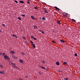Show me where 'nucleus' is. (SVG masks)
Instances as JSON below:
<instances>
[{"label": "nucleus", "mask_w": 80, "mask_h": 80, "mask_svg": "<svg viewBox=\"0 0 80 80\" xmlns=\"http://www.w3.org/2000/svg\"><path fill=\"white\" fill-rule=\"evenodd\" d=\"M12 36H13L14 37H16V38H17V36L15 35H12Z\"/></svg>", "instance_id": "aec40b11"}, {"label": "nucleus", "mask_w": 80, "mask_h": 80, "mask_svg": "<svg viewBox=\"0 0 80 80\" xmlns=\"http://www.w3.org/2000/svg\"><path fill=\"white\" fill-rule=\"evenodd\" d=\"M0 73H2V74H3V73H4V72L3 71H0Z\"/></svg>", "instance_id": "9b49d317"}, {"label": "nucleus", "mask_w": 80, "mask_h": 80, "mask_svg": "<svg viewBox=\"0 0 80 80\" xmlns=\"http://www.w3.org/2000/svg\"><path fill=\"white\" fill-rule=\"evenodd\" d=\"M13 68H18V67L16 66H13Z\"/></svg>", "instance_id": "f8f14e48"}, {"label": "nucleus", "mask_w": 80, "mask_h": 80, "mask_svg": "<svg viewBox=\"0 0 80 80\" xmlns=\"http://www.w3.org/2000/svg\"><path fill=\"white\" fill-rule=\"evenodd\" d=\"M0 55H3V53L2 52H0Z\"/></svg>", "instance_id": "393cba45"}, {"label": "nucleus", "mask_w": 80, "mask_h": 80, "mask_svg": "<svg viewBox=\"0 0 80 80\" xmlns=\"http://www.w3.org/2000/svg\"><path fill=\"white\" fill-rule=\"evenodd\" d=\"M20 80H22V79L20 78Z\"/></svg>", "instance_id": "c03bdc74"}, {"label": "nucleus", "mask_w": 80, "mask_h": 80, "mask_svg": "<svg viewBox=\"0 0 80 80\" xmlns=\"http://www.w3.org/2000/svg\"><path fill=\"white\" fill-rule=\"evenodd\" d=\"M12 65H15V63H12Z\"/></svg>", "instance_id": "bb28decb"}, {"label": "nucleus", "mask_w": 80, "mask_h": 80, "mask_svg": "<svg viewBox=\"0 0 80 80\" xmlns=\"http://www.w3.org/2000/svg\"><path fill=\"white\" fill-rule=\"evenodd\" d=\"M15 2H16V3H18V2L17 1H15Z\"/></svg>", "instance_id": "473e14b6"}, {"label": "nucleus", "mask_w": 80, "mask_h": 80, "mask_svg": "<svg viewBox=\"0 0 80 80\" xmlns=\"http://www.w3.org/2000/svg\"><path fill=\"white\" fill-rule=\"evenodd\" d=\"M74 55H75V57H77V53H75V54H74Z\"/></svg>", "instance_id": "4be33fe9"}, {"label": "nucleus", "mask_w": 80, "mask_h": 80, "mask_svg": "<svg viewBox=\"0 0 80 80\" xmlns=\"http://www.w3.org/2000/svg\"><path fill=\"white\" fill-rule=\"evenodd\" d=\"M72 21H73V22H75V20H74L73 19H72Z\"/></svg>", "instance_id": "b1692460"}, {"label": "nucleus", "mask_w": 80, "mask_h": 80, "mask_svg": "<svg viewBox=\"0 0 80 80\" xmlns=\"http://www.w3.org/2000/svg\"><path fill=\"white\" fill-rule=\"evenodd\" d=\"M60 41L62 43H63L64 42H65V41H64L63 40H61Z\"/></svg>", "instance_id": "9d476101"}, {"label": "nucleus", "mask_w": 80, "mask_h": 80, "mask_svg": "<svg viewBox=\"0 0 80 80\" xmlns=\"http://www.w3.org/2000/svg\"><path fill=\"white\" fill-rule=\"evenodd\" d=\"M9 52L10 53H11V54H12H12H14V53H15V52L13 51H9Z\"/></svg>", "instance_id": "f03ea898"}, {"label": "nucleus", "mask_w": 80, "mask_h": 80, "mask_svg": "<svg viewBox=\"0 0 80 80\" xmlns=\"http://www.w3.org/2000/svg\"><path fill=\"white\" fill-rule=\"evenodd\" d=\"M19 61L21 63H23V61L22 59H19Z\"/></svg>", "instance_id": "7ed1b4c3"}, {"label": "nucleus", "mask_w": 80, "mask_h": 80, "mask_svg": "<svg viewBox=\"0 0 80 80\" xmlns=\"http://www.w3.org/2000/svg\"><path fill=\"white\" fill-rule=\"evenodd\" d=\"M0 67L2 68V67H3V66L2 65H0Z\"/></svg>", "instance_id": "c85d7f7f"}, {"label": "nucleus", "mask_w": 80, "mask_h": 80, "mask_svg": "<svg viewBox=\"0 0 80 80\" xmlns=\"http://www.w3.org/2000/svg\"><path fill=\"white\" fill-rule=\"evenodd\" d=\"M30 42H31V43L32 45V44H33V42H32V41H30Z\"/></svg>", "instance_id": "a211bd4d"}, {"label": "nucleus", "mask_w": 80, "mask_h": 80, "mask_svg": "<svg viewBox=\"0 0 80 80\" xmlns=\"http://www.w3.org/2000/svg\"><path fill=\"white\" fill-rule=\"evenodd\" d=\"M3 55L4 56L5 55V53H3Z\"/></svg>", "instance_id": "f704fd0d"}, {"label": "nucleus", "mask_w": 80, "mask_h": 80, "mask_svg": "<svg viewBox=\"0 0 80 80\" xmlns=\"http://www.w3.org/2000/svg\"><path fill=\"white\" fill-rule=\"evenodd\" d=\"M44 12H45V13H48V11H47V10H45L44 11Z\"/></svg>", "instance_id": "ddd939ff"}, {"label": "nucleus", "mask_w": 80, "mask_h": 80, "mask_svg": "<svg viewBox=\"0 0 80 80\" xmlns=\"http://www.w3.org/2000/svg\"><path fill=\"white\" fill-rule=\"evenodd\" d=\"M23 39H24V40L26 38L25 37H23Z\"/></svg>", "instance_id": "cd10ccee"}, {"label": "nucleus", "mask_w": 80, "mask_h": 80, "mask_svg": "<svg viewBox=\"0 0 80 80\" xmlns=\"http://www.w3.org/2000/svg\"><path fill=\"white\" fill-rule=\"evenodd\" d=\"M3 26L4 27H5V24H2Z\"/></svg>", "instance_id": "72a5a7b5"}, {"label": "nucleus", "mask_w": 80, "mask_h": 80, "mask_svg": "<svg viewBox=\"0 0 80 80\" xmlns=\"http://www.w3.org/2000/svg\"><path fill=\"white\" fill-rule=\"evenodd\" d=\"M66 80H68V78H66Z\"/></svg>", "instance_id": "4c0bfd02"}, {"label": "nucleus", "mask_w": 80, "mask_h": 80, "mask_svg": "<svg viewBox=\"0 0 80 80\" xmlns=\"http://www.w3.org/2000/svg\"><path fill=\"white\" fill-rule=\"evenodd\" d=\"M41 68H43V69H45V68L43 67H41Z\"/></svg>", "instance_id": "412c9836"}, {"label": "nucleus", "mask_w": 80, "mask_h": 80, "mask_svg": "<svg viewBox=\"0 0 80 80\" xmlns=\"http://www.w3.org/2000/svg\"><path fill=\"white\" fill-rule=\"evenodd\" d=\"M21 16H22V17H25V15H24L21 14Z\"/></svg>", "instance_id": "5701e85b"}, {"label": "nucleus", "mask_w": 80, "mask_h": 80, "mask_svg": "<svg viewBox=\"0 0 80 80\" xmlns=\"http://www.w3.org/2000/svg\"><path fill=\"white\" fill-rule=\"evenodd\" d=\"M12 57H13L14 58H15V57H13V56H12Z\"/></svg>", "instance_id": "37998d69"}, {"label": "nucleus", "mask_w": 80, "mask_h": 80, "mask_svg": "<svg viewBox=\"0 0 80 80\" xmlns=\"http://www.w3.org/2000/svg\"><path fill=\"white\" fill-rule=\"evenodd\" d=\"M19 2L20 3H24V2H23V1H19Z\"/></svg>", "instance_id": "1a4fd4ad"}, {"label": "nucleus", "mask_w": 80, "mask_h": 80, "mask_svg": "<svg viewBox=\"0 0 80 80\" xmlns=\"http://www.w3.org/2000/svg\"><path fill=\"white\" fill-rule=\"evenodd\" d=\"M57 23H58V24H60V23H62V22L60 21H57Z\"/></svg>", "instance_id": "20e7f679"}, {"label": "nucleus", "mask_w": 80, "mask_h": 80, "mask_svg": "<svg viewBox=\"0 0 80 80\" xmlns=\"http://www.w3.org/2000/svg\"><path fill=\"white\" fill-rule=\"evenodd\" d=\"M65 15H68V14L67 13H65Z\"/></svg>", "instance_id": "58836bf2"}, {"label": "nucleus", "mask_w": 80, "mask_h": 80, "mask_svg": "<svg viewBox=\"0 0 80 80\" xmlns=\"http://www.w3.org/2000/svg\"><path fill=\"white\" fill-rule=\"evenodd\" d=\"M32 45L33 48H35V44H32Z\"/></svg>", "instance_id": "423d86ee"}, {"label": "nucleus", "mask_w": 80, "mask_h": 80, "mask_svg": "<svg viewBox=\"0 0 80 80\" xmlns=\"http://www.w3.org/2000/svg\"><path fill=\"white\" fill-rule=\"evenodd\" d=\"M29 0H28V2H27L28 3V4H30V2H29Z\"/></svg>", "instance_id": "2eb2a0df"}, {"label": "nucleus", "mask_w": 80, "mask_h": 80, "mask_svg": "<svg viewBox=\"0 0 80 80\" xmlns=\"http://www.w3.org/2000/svg\"><path fill=\"white\" fill-rule=\"evenodd\" d=\"M23 55H25V54H22Z\"/></svg>", "instance_id": "79ce46f5"}, {"label": "nucleus", "mask_w": 80, "mask_h": 80, "mask_svg": "<svg viewBox=\"0 0 80 80\" xmlns=\"http://www.w3.org/2000/svg\"><path fill=\"white\" fill-rule=\"evenodd\" d=\"M42 63H45V61H43L42 62Z\"/></svg>", "instance_id": "a878e982"}, {"label": "nucleus", "mask_w": 80, "mask_h": 80, "mask_svg": "<svg viewBox=\"0 0 80 80\" xmlns=\"http://www.w3.org/2000/svg\"><path fill=\"white\" fill-rule=\"evenodd\" d=\"M42 33H45V32H44L43 31H42Z\"/></svg>", "instance_id": "7c9ffc66"}, {"label": "nucleus", "mask_w": 80, "mask_h": 80, "mask_svg": "<svg viewBox=\"0 0 80 80\" xmlns=\"http://www.w3.org/2000/svg\"><path fill=\"white\" fill-rule=\"evenodd\" d=\"M4 58H5V59H7V60H10V58L8 57L7 55L4 56Z\"/></svg>", "instance_id": "f257e3e1"}, {"label": "nucleus", "mask_w": 80, "mask_h": 80, "mask_svg": "<svg viewBox=\"0 0 80 80\" xmlns=\"http://www.w3.org/2000/svg\"><path fill=\"white\" fill-rule=\"evenodd\" d=\"M31 18H32V19H33L34 20H35V18H34V17L33 16H31Z\"/></svg>", "instance_id": "0eeeda50"}, {"label": "nucleus", "mask_w": 80, "mask_h": 80, "mask_svg": "<svg viewBox=\"0 0 80 80\" xmlns=\"http://www.w3.org/2000/svg\"><path fill=\"white\" fill-rule=\"evenodd\" d=\"M63 65H67V62H64Z\"/></svg>", "instance_id": "4468645a"}, {"label": "nucleus", "mask_w": 80, "mask_h": 80, "mask_svg": "<svg viewBox=\"0 0 80 80\" xmlns=\"http://www.w3.org/2000/svg\"><path fill=\"white\" fill-rule=\"evenodd\" d=\"M34 28H37V27L35 26H34Z\"/></svg>", "instance_id": "6ab92c4d"}, {"label": "nucleus", "mask_w": 80, "mask_h": 80, "mask_svg": "<svg viewBox=\"0 0 80 80\" xmlns=\"http://www.w3.org/2000/svg\"><path fill=\"white\" fill-rule=\"evenodd\" d=\"M42 20H45V18H42Z\"/></svg>", "instance_id": "dca6fc26"}, {"label": "nucleus", "mask_w": 80, "mask_h": 80, "mask_svg": "<svg viewBox=\"0 0 80 80\" xmlns=\"http://www.w3.org/2000/svg\"><path fill=\"white\" fill-rule=\"evenodd\" d=\"M55 9H56V10H58V11L59 10V8H58L55 7Z\"/></svg>", "instance_id": "6e6552de"}, {"label": "nucleus", "mask_w": 80, "mask_h": 80, "mask_svg": "<svg viewBox=\"0 0 80 80\" xmlns=\"http://www.w3.org/2000/svg\"><path fill=\"white\" fill-rule=\"evenodd\" d=\"M31 38H33V36H31Z\"/></svg>", "instance_id": "a19ab883"}, {"label": "nucleus", "mask_w": 80, "mask_h": 80, "mask_svg": "<svg viewBox=\"0 0 80 80\" xmlns=\"http://www.w3.org/2000/svg\"><path fill=\"white\" fill-rule=\"evenodd\" d=\"M18 18L19 20H21V18L20 17H18Z\"/></svg>", "instance_id": "f3484780"}, {"label": "nucleus", "mask_w": 80, "mask_h": 80, "mask_svg": "<svg viewBox=\"0 0 80 80\" xmlns=\"http://www.w3.org/2000/svg\"><path fill=\"white\" fill-rule=\"evenodd\" d=\"M52 42H53V43H55V41H53Z\"/></svg>", "instance_id": "2f4dec72"}, {"label": "nucleus", "mask_w": 80, "mask_h": 80, "mask_svg": "<svg viewBox=\"0 0 80 80\" xmlns=\"http://www.w3.org/2000/svg\"><path fill=\"white\" fill-rule=\"evenodd\" d=\"M0 32H2V30L0 29Z\"/></svg>", "instance_id": "e433bc0d"}, {"label": "nucleus", "mask_w": 80, "mask_h": 80, "mask_svg": "<svg viewBox=\"0 0 80 80\" xmlns=\"http://www.w3.org/2000/svg\"><path fill=\"white\" fill-rule=\"evenodd\" d=\"M25 77H26V78H27V76H25Z\"/></svg>", "instance_id": "ea45409f"}, {"label": "nucleus", "mask_w": 80, "mask_h": 80, "mask_svg": "<svg viewBox=\"0 0 80 80\" xmlns=\"http://www.w3.org/2000/svg\"><path fill=\"white\" fill-rule=\"evenodd\" d=\"M34 8H35V9H37V7H34Z\"/></svg>", "instance_id": "c9c22d12"}, {"label": "nucleus", "mask_w": 80, "mask_h": 80, "mask_svg": "<svg viewBox=\"0 0 80 80\" xmlns=\"http://www.w3.org/2000/svg\"><path fill=\"white\" fill-rule=\"evenodd\" d=\"M56 65H60V62H56Z\"/></svg>", "instance_id": "39448f33"}, {"label": "nucleus", "mask_w": 80, "mask_h": 80, "mask_svg": "<svg viewBox=\"0 0 80 80\" xmlns=\"http://www.w3.org/2000/svg\"><path fill=\"white\" fill-rule=\"evenodd\" d=\"M33 39H34V40H37V39H36V38H33Z\"/></svg>", "instance_id": "c756f323"}]
</instances>
